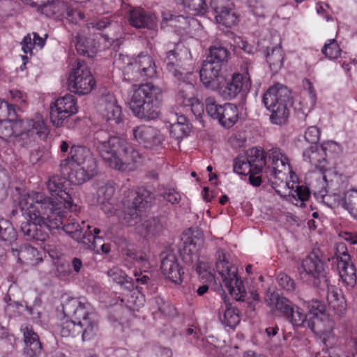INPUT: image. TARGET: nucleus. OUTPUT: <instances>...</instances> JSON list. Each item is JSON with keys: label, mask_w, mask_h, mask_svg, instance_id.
Returning <instances> with one entry per match:
<instances>
[{"label": "nucleus", "mask_w": 357, "mask_h": 357, "mask_svg": "<svg viewBox=\"0 0 357 357\" xmlns=\"http://www.w3.org/2000/svg\"><path fill=\"white\" fill-rule=\"evenodd\" d=\"M301 273H305L314 279V284L317 286L321 284V282L326 281V274L321 261L314 255H310L303 259L302 262Z\"/></svg>", "instance_id": "obj_26"}, {"label": "nucleus", "mask_w": 357, "mask_h": 357, "mask_svg": "<svg viewBox=\"0 0 357 357\" xmlns=\"http://www.w3.org/2000/svg\"><path fill=\"white\" fill-rule=\"evenodd\" d=\"M215 268L223 285L231 296L236 301H243L246 290L238 275V268L228 261L222 250L218 251Z\"/></svg>", "instance_id": "obj_12"}, {"label": "nucleus", "mask_w": 357, "mask_h": 357, "mask_svg": "<svg viewBox=\"0 0 357 357\" xmlns=\"http://www.w3.org/2000/svg\"><path fill=\"white\" fill-rule=\"evenodd\" d=\"M38 251L30 245H24L18 252V260L22 263L33 264L38 261Z\"/></svg>", "instance_id": "obj_44"}, {"label": "nucleus", "mask_w": 357, "mask_h": 357, "mask_svg": "<svg viewBox=\"0 0 357 357\" xmlns=\"http://www.w3.org/2000/svg\"><path fill=\"white\" fill-rule=\"evenodd\" d=\"M15 115L13 105L0 98V120L14 119Z\"/></svg>", "instance_id": "obj_50"}, {"label": "nucleus", "mask_w": 357, "mask_h": 357, "mask_svg": "<svg viewBox=\"0 0 357 357\" xmlns=\"http://www.w3.org/2000/svg\"><path fill=\"white\" fill-rule=\"evenodd\" d=\"M320 132L316 126H310L305 132L304 138L310 145H317L319 139Z\"/></svg>", "instance_id": "obj_53"}, {"label": "nucleus", "mask_w": 357, "mask_h": 357, "mask_svg": "<svg viewBox=\"0 0 357 357\" xmlns=\"http://www.w3.org/2000/svg\"><path fill=\"white\" fill-rule=\"evenodd\" d=\"M189 59H191L189 50L179 43L173 50L167 52L165 62L169 72L181 81L176 102L186 111L192 112L196 116H200L204 112V105L196 96L197 91L192 75L190 73L181 71L179 67V63L182 60Z\"/></svg>", "instance_id": "obj_3"}, {"label": "nucleus", "mask_w": 357, "mask_h": 357, "mask_svg": "<svg viewBox=\"0 0 357 357\" xmlns=\"http://www.w3.org/2000/svg\"><path fill=\"white\" fill-rule=\"evenodd\" d=\"M19 205L27 221L22 225V230L29 238L44 241L48 238L46 229H64V219L56 212L50 199L43 193L23 195Z\"/></svg>", "instance_id": "obj_1"}, {"label": "nucleus", "mask_w": 357, "mask_h": 357, "mask_svg": "<svg viewBox=\"0 0 357 357\" xmlns=\"http://www.w3.org/2000/svg\"><path fill=\"white\" fill-rule=\"evenodd\" d=\"M331 357H357V342H354L351 351L349 354L340 351L338 352H333Z\"/></svg>", "instance_id": "obj_62"}, {"label": "nucleus", "mask_w": 357, "mask_h": 357, "mask_svg": "<svg viewBox=\"0 0 357 357\" xmlns=\"http://www.w3.org/2000/svg\"><path fill=\"white\" fill-rule=\"evenodd\" d=\"M309 314L310 316L308 320L317 319L326 314L325 305L319 301H312L307 303Z\"/></svg>", "instance_id": "obj_48"}, {"label": "nucleus", "mask_w": 357, "mask_h": 357, "mask_svg": "<svg viewBox=\"0 0 357 357\" xmlns=\"http://www.w3.org/2000/svg\"><path fill=\"white\" fill-rule=\"evenodd\" d=\"M321 52L326 58L335 60L340 56L342 50L335 39H329L325 43Z\"/></svg>", "instance_id": "obj_45"}, {"label": "nucleus", "mask_w": 357, "mask_h": 357, "mask_svg": "<svg viewBox=\"0 0 357 357\" xmlns=\"http://www.w3.org/2000/svg\"><path fill=\"white\" fill-rule=\"evenodd\" d=\"M128 22L136 28L153 29L156 26L157 18L151 12H146L140 8H135L129 11Z\"/></svg>", "instance_id": "obj_27"}, {"label": "nucleus", "mask_w": 357, "mask_h": 357, "mask_svg": "<svg viewBox=\"0 0 357 357\" xmlns=\"http://www.w3.org/2000/svg\"><path fill=\"white\" fill-rule=\"evenodd\" d=\"M228 52L221 46H214L210 49L209 55L205 61H210L221 64L227 60Z\"/></svg>", "instance_id": "obj_46"}, {"label": "nucleus", "mask_w": 357, "mask_h": 357, "mask_svg": "<svg viewBox=\"0 0 357 357\" xmlns=\"http://www.w3.org/2000/svg\"><path fill=\"white\" fill-rule=\"evenodd\" d=\"M160 268L162 274L170 281L175 284L181 283L184 272L175 254L167 253L163 256Z\"/></svg>", "instance_id": "obj_25"}, {"label": "nucleus", "mask_w": 357, "mask_h": 357, "mask_svg": "<svg viewBox=\"0 0 357 357\" xmlns=\"http://www.w3.org/2000/svg\"><path fill=\"white\" fill-rule=\"evenodd\" d=\"M95 146L102 159L113 169L131 172L139 162L140 155L126 140L109 136L103 131L96 133Z\"/></svg>", "instance_id": "obj_4"}, {"label": "nucleus", "mask_w": 357, "mask_h": 357, "mask_svg": "<svg viewBox=\"0 0 357 357\" xmlns=\"http://www.w3.org/2000/svg\"><path fill=\"white\" fill-rule=\"evenodd\" d=\"M264 165V151L255 148L249 150L246 155H241L235 160L234 171L241 175H248L252 172L259 173Z\"/></svg>", "instance_id": "obj_18"}, {"label": "nucleus", "mask_w": 357, "mask_h": 357, "mask_svg": "<svg viewBox=\"0 0 357 357\" xmlns=\"http://www.w3.org/2000/svg\"><path fill=\"white\" fill-rule=\"evenodd\" d=\"M50 257L54 260L53 264L56 267L57 272L61 275L66 273V257L61 254L57 249H51L49 251Z\"/></svg>", "instance_id": "obj_47"}, {"label": "nucleus", "mask_w": 357, "mask_h": 357, "mask_svg": "<svg viewBox=\"0 0 357 357\" xmlns=\"http://www.w3.org/2000/svg\"><path fill=\"white\" fill-rule=\"evenodd\" d=\"M6 223V221L1 220L0 221V238H1L4 241H11L16 238V234L14 229L11 227L5 228L3 230L2 229V224Z\"/></svg>", "instance_id": "obj_58"}, {"label": "nucleus", "mask_w": 357, "mask_h": 357, "mask_svg": "<svg viewBox=\"0 0 357 357\" xmlns=\"http://www.w3.org/2000/svg\"><path fill=\"white\" fill-rule=\"evenodd\" d=\"M166 23L167 25L180 29H185L190 25L195 24L197 21L193 18L188 19L183 15H173L169 12H163L162 14V26H164V24Z\"/></svg>", "instance_id": "obj_33"}, {"label": "nucleus", "mask_w": 357, "mask_h": 357, "mask_svg": "<svg viewBox=\"0 0 357 357\" xmlns=\"http://www.w3.org/2000/svg\"><path fill=\"white\" fill-rule=\"evenodd\" d=\"M222 297L223 303L218 310L219 319L225 326L234 328L240 321L237 310L231 306L225 294H223Z\"/></svg>", "instance_id": "obj_29"}, {"label": "nucleus", "mask_w": 357, "mask_h": 357, "mask_svg": "<svg viewBox=\"0 0 357 357\" xmlns=\"http://www.w3.org/2000/svg\"><path fill=\"white\" fill-rule=\"evenodd\" d=\"M162 90L151 83L141 84L133 89L129 107L133 114L141 119L154 120L160 114Z\"/></svg>", "instance_id": "obj_6"}, {"label": "nucleus", "mask_w": 357, "mask_h": 357, "mask_svg": "<svg viewBox=\"0 0 357 357\" xmlns=\"http://www.w3.org/2000/svg\"><path fill=\"white\" fill-rule=\"evenodd\" d=\"M75 47L77 52L88 57H93L98 50L94 40L78 35L76 37Z\"/></svg>", "instance_id": "obj_37"}, {"label": "nucleus", "mask_w": 357, "mask_h": 357, "mask_svg": "<svg viewBox=\"0 0 357 357\" xmlns=\"http://www.w3.org/2000/svg\"><path fill=\"white\" fill-rule=\"evenodd\" d=\"M45 45V40L41 38L37 33L33 32L26 35L21 42L22 50L25 55L31 57L33 50L38 47L39 50L43 48Z\"/></svg>", "instance_id": "obj_36"}, {"label": "nucleus", "mask_w": 357, "mask_h": 357, "mask_svg": "<svg viewBox=\"0 0 357 357\" xmlns=\"http://www.w3.org/2000/svg\"><path fill=\"white\" fill-rule=\"evenodd\" d=\"M189 130L188 125L183 124L182 123H174L169 126L171 135L177 139L185 137L189 132Z\"/></svg>", "instance_id": "obj_49"}, {"label": "nucleus", "mask_w": 357, "mask_h": 357, "mask_svg": "<svg viewBox=\"0 0 357 357\" xmlns=\"http://www.w3.org/2000/svg\"><path fill=\"white\" fill-rule=\"evenodd\" d=\"M4 301L7 303L5 311L9 316H12V312H14L15 310H18L21 306L18 303L12 301L10 298L6 297Z\"/></svg>", "instance_id": "obj_63"}, {"label": "nucleus", "mask_w": 357, "mask_h": 357, "mask_svg": "<svg viewBox=\"0 0 357 357\" xmlns=\"http://www.w3.org/2000/svg\"><path fill=\"white\" fill-rule=\"evenodd\" d=\"M198 249L197 248L196 243L191 242L189 245H185L184 248V252L189 255V260L184 257V260L186 262L190 261L191 263L197 262L199 261V255L197 253Z\"/></svg>", "instance_id": "obj_55"}, {"label": "nucleus", "mask_w": 357, "mask_h": 357, "mask_svg": "<svg viewBox=\"0 0 357 357\" xmlns=\"http://www.w3.org/2000/svg\"><path fill=\"white\" fill-rule=\"evenodd\" d=\"M21 331L23 333L24 347V354L28 357H37L42 352V345L39 337L29 326H22Z\"/></svg>", "instance_id": "obj_28"}, {"label": "nucleus", "mask_w": 357, "mask_h": 357, "mask_svg": "<svg viewBox=\"0 0 357 357\" xmlns=\"http://www.w3.org/2000/svg\"><path fill=\"white\" fill-rule=\"evenodd\" d=\"M107 275L114 282L120 284L128 291H130L134 287L131 278H128V275L117 266L109 269L107 272Z\"/></svg>", "instance_id": "obj_41"}, {"label": "nucleus", "mask_w": 357, "mask_h": 357, "mask_svg": "<svg viewBox=\"0 0 357 357\" xmlns=\"http://www.w3.org/2000/svg\"><path fill=\"white\" fill-rule=\"evenodd\" d=\"M321 147L322 150H324V153H326V155L328 153L333 154V153H338L341 151V146L334 142V141H326L324 142Z\"/></svg>", "instance_id": "obj_56"}, {"label": "nucleus", "mask_w": 357, "mask_h": 357, "mask_svg": "<svg viewBox=\"0 0 357 357\" xmlns=\"http://www.w3.org/2000/svg\"><path fill=\"white\" fill-rule=\"evenodd\" d=\"M314 195L318 202H322L331 208L342 206V202H343V195L327 193L325 189L314 190Z\"/></svg>", "instance_id": "obj_38"}, {"label": "nucleus", "mask_w": 357, "mask_h": 357, "mask_svg": "<svg viewBox=\"0 0 357 357\" xmlns=\"http://www.w3.org/2000/svg\"><path fill=\"white\" fill-rule=\"evenodd\" d=\"M211 7L215 11L218 24L226 27L236 24L238 15L231 0H211Z\"/></svg>", "instance_id": "obj_21"}, {"label": "nucleus", "mask_w": 357, "mask_h": 357, "mask_svg": "<svg viewBox=\"0 0 357 357\" xmlns=\"http://www.w3.org/2000/svg\"><path fill=\"white\" fill-rule=\"evenodd\" d=\"M252 82L248 72L236 73L230 80L224 82L219 86L217 92L224 99L231 100L239 93H246L251 88Z\"/></svg>", "instance_id": "obj_19"}, {"label": "nucleus", "mask_w": 357, "mask_h": 357, "mask_svg": "<svg viewBox=\"0 0 357 357\" xmlns=\"http://www.w3.org/2000/svg\"><path fill=\"white\" fill-rule=\"evenodd\" d=\"M318 286L327 291V301L332 307L336 309L343 306L344 302L340 290L335 286L332 285L328 278L326 282H321V284Z\"/></svg>", "instance_id": "obj_34"}, {"label": "nucleus", "mask_w": 357, "mask_h": 357, "mask_svg": "<svg viewBox=\"0 0 357 357\" xmlns=\"http://www.w3.org/2000/svg\"><path fill=\"white\" fill-rule=\"evenodd\" d=\"M163 197L172 204H178L181 200V195L174 189H168L165 191Z\"/></svg>", "instance_id": "obj_59"}, {"label": "nucleus", "mask_w": 357, "mask_h": 357, "mask_svg": "<svg viewBox=\"0 0 357 357\" xmlns=\"http://www.w3.org/2000/svg\"><path fill=\"white\" fill-rule=\"evenodd\" d=\"M290 92L287 87L277 84L270 87L264 94L263 102L271 112L270 119L274 124L284 123L289 116Z\"/></svg>", "instance_id": "obj_10"}, {"label": "nucleus", "mask_w": 357, "mask_h": 357, "mask_svg": "<svg viewBox=\"0 0 357 357\" xmlns=\"http://www.w3.org/2000/svg\"><path fill=\"white\" fill-rule=\"evenodd\" d=\"M278 282L279 286L287 291H293L295 289L294 280L284 273L278 274Z\"/></svg>", "instance_id": "obj_52"}, {"label": "nucleus", "mask_w": 357, "mask_h": 357, "mask_svg": "<svg viewBox=\"0 0 357 357\" xmlns=\"http://www.w3.org/2000/svg\"><path fill=\"white\" fill-rule=\"evenodd\" d=\"M271 52L268 50L266 61L269 64L271 70L278 72L283 65V52L280 44H278L271 48Z\"/></svg>", "instance_id": "obj_40"}, {"label": "nucleus", "mask_w": 357, "mask_h": 357, "mask_svg": "<svg viewBox=\"0 0 357 357\" xmlns=\"http://www.w3.org/2000/svg\"><path fill=\"white\" fill-rule=\"evenodd\" d=\"M69 221L68 220V235L73 238L98 254L109 252L110 245L105 243L102 238L98 236L100 232L99 229L94 228L92 233L90 226L86 225L84 221H82V226L75 222V219L72 220V222Z\"/></svg>", "instance_id": "obj_13"}, {"label": "nucleus", "mask_w": 357, "mask_h": 357, "mask_svg": "<svg viewBox=\"0 0 357 357\" xmlns=\"http://www.w3.org/2000/svg\"><path fill=\"white\" fill-rule=\"evenodd\" d=\"M199 77L203 85L213 91H216L219 86L225 81L221 64L210 61L203 62Z\"/></svg>", "instance_id": "obj_20"}, {"label": "nucleus", "mask_w": 357, "mask_h": 357, "mask_svg": "<svg viewBox=\"0 0 357 357\" xmlns=\"http://www.w3.org/2000/svg\"><path fill=\"white\" fill-rule=\"evenodd\" d=\"M66 178L60 176L51 177L47 182V188L52 196L58 197L61 202H67V188L66 187Z\"/></svg>", "instance_id": "obj_35"}, {"label": "nucleus", "mask_w": 357, "mask_h": 357, "mask_svg": "<svg viewBox=\"0 0 357 357\" xmlns=\"http://www.w3.org/2000/svg\"><path fill=\"white\" fill-rule=\"evenodd\" d=\"M10 100L20 107L24 105L26 102V94L18 89H11L9 91Z\"/></svg>", "instance_id": "obj_54"}, {"label": "nucleus", "mask_w": 357, "mask_h": 357, "mask_svg": "<svg viewBox=\"0 0 357 357\" xmlns=\"http://www.w3.org/2000/svg\"><path fill=\"white\" fill-rule=\"evenodd\" d=\"M33 136L34 134L40 138H45L47 135V128L43 120L42 116L36 114L33 119L17 120L9 119L0 120V138L6 139L13 135Z\"/></svg>", "instance_id": "obj_11"}, {"label": "nucleus", "mask_w": 357, "mask_h": 357, "mask_svg": "<svg viewBox=\"0 0 357 357\" xmlns=\"http://www.w3.org/2000/svg\"><path fill=\"white\" fill-rule=\"evenodd\" d=\"M70 305L75 307L72 320L68 321V333L73 337L82 333V341L92 339L98 331L97 321L93 308L86 302L77 299L70 301Z\"/></svg>", "instance_id": "obj_8"}, {"label": "nucleus", "mask_w": 357, "mask_h": 357, "mask_svg": "<svg viewBox=\"0 0 357 357\" xmlns=\"http://www.w3.org/2000/svg\"><path fill=\"white\" fill-rule=\"evenodd\" d=\"M250 11L256 17H264L265 8L259 1H250L249 3Z\"/></svg>", "instance_id": "obj_57"}, {"label": "nucleus", "mask_w": 357, "mask_h": 357, "mask_svg": "<svg viewBox=\"0 0 357 357\" xmlns=\"http://www.w3.org/2000/svg\"><path fill=\"white\" fill-rule=\"evenodd\" d=\"M332 264H337L339 275L347 286L354 287L357 282L356 267L351 261L347 248L344 243H337L335 248V256L328 258Z\"/></svg>", "instance_id": "obj_15"}, {"label": "nucleus", "mask_w": 357, "mask_h": 357, "mask_svg": "<svg viewBox=\"0 0 357 357\" xmlns=\"http://www.w3.org/2000/svg\"><path fill=\"white\" fill-rule=\"evenodd\" d=\"M205 104L208 114L213 119H218L223 127L229 128L236 123L238 112L235 105L232 103L218 105L213 98H206Z\"/></svg>", "instance_id": "obj_17"}, {"label": "nucleus", "mask_w": 357, "mask_h": 357, "mask_svg": "<svg viewBox=\"0 0 357 357\" xmlns=\"http://www.w3.org/2000/svg\"><path fill=\"white\" fill-rule=\"evenodd\" d=\"M114 193V188L111 183H101L97 190L98 202L102 205V209L108 216L116 214L114 206L109 202Z\"/></svg>", "instance_id": "obj_30"}, {"label": "nucleus", "mask_w": 357, "mask_h": 357, "mask_svg": "<svg viewBox=\"0 0 357 357\" xmlns=\"http://www.w3.org/2000/svg\"><path fill=\"white\" fill-rule=\"evenodd\" d=\"M66 8V4L60 0H50L42 8L40 13L47 17L58 18L63 15Z\"/></svg>", "instance_id": "obj_42"}, {"label": "nucleus", "mask_w": 357, "mask_h": 357, "mask_svg": "<svg viewBox=\"0 0 357 357\" xmlns=\"http://www.w3.org/2000/svg\"><path fill=\"white\" fill-rule=\"evenodd\" d=\"M98 173L97 162L89 149L73 146L68 153V182L82 184Z\"/></svg>", "instance_id": "obj_7"}, {"label": "nucleus", "mask_w": 357, "mask_h": 357, "mask_svg": "<svg viewBox=\"0 0 357 357\" xmlns=\"http://www.w3.org/2000/svg\"><path fill=\"white\" fill-rule=\"evenodd\" d=\"M342 207L357 220V188H349L343 193Z\"/></svg>", "instance_id": "obj_39"}, {"label": "nucleus", "mask_w": 357, "mask_h": 357, "mask_svg": "<svg viewBox=\"0 0 357 357\" xmlns=\"http://www.w3.org/2000/svg\"><path fill=\"white\" fill-rule=\"evenodd\" d=\"M96 82L90 69L84 63L78 62L68 75V91L78 95L89 94Z\"/></svg>", "instance_id": "obj_16"}, {"label": "nucleus", "mask_w": 357, "mask_h": 357, "mask_svg": "<svg viewBox=\"0 0 357 357\" xmlns=\"http://www.w3.org/2000/svg\"><path fill=\"white\" fill-rule=\"evenodd\" d=\"M66 104V98L64 96L58 98L53 105H51L50 120L54 126H59L63 123L67 114Z\"/></svg>", "instance_id": "obj_32"}, {"label": "nucleus", "mask_w": 357, "mask_h": 357, "mask_svg": "<svg viewBox=\"0 0 357 357\" xmlns=\"http://www.w3.org/2000/svg\"><path fill=\"white\" fill-rule=\"evenodd\" d=\"M196 271L200 278L205 281H212L213 279V275L211 271V268L208 264L204 261H200L196 267Z\"/></svg>", "instance_id": "obj_51"}, {"label": "nucleus", "mask_w": 357, "mask_h": 357, "mask_svg": "<svg viewBox=\"0 0 357 357\" xmlns=\"http://www.w3.org/2000/svg\"><path fill=\"white\" fill-rule=\"evenodd\" d=\"M115 63L122 69L123 79L128 82L152 78L156 75L155 63L147 54H139L133 59L120 54Z\"/></svg>", "instance_id": "obj_9"}, {"label": "nucleus", "mask_w": 357, "mask_h": 357, "mask_svg": "<svg viewBox=\"0 0 357 357\" xmlns=\"http://www.w3.org/2000/svg\"><path fill=\"white\" fill-rule=\"evenodd\" d=\"M99 110L102 118L111 126L119 125L123 121L121 107L112 95L101 99Z\"/></svg>", "instance_id": "obj_23"}, {"label": "nucleus", "mask_w": 357, "mask_h": 357, "mask_svg": "<svg viewBox=\"0 0 357 357\" xmlns=\"http://www.w3.org/2000/svg\"><path fill=\"white\" fill-rule=\"evenodd\" d=\"M264 162L265 174L275 192L296 206H305L310 197L309 189L298 183L284 152L278 148L268 150L264 155Z\"/></svg>", "instance_id": "obj_2"}, {"label": "nucleus", "mask_w": 357, "mask_h": 357, "mask_svg": "<svg viewBox=\"0 0 357 357\" xmlns=\"http://www.w3.org/2000/svg\"><path fill=\"white\" fill-rule=\"evenodd\" d=\"M265 302L272 311H280L286 314L294 326L303 327L307 325L308 320L303 310L285 297L278 293L267 291Z\"/></svg>", "instance_id": "obj_14"}, {"label": "nucleus", "mask_w": 357, "mask_h": 357, "mask_svg": "<svg viewBox=\"0 0 357 357\" xmlns=\"http://www.w3.org/2000/svg\"><path fill=\"white\" fill-rule=\"evenodd\" d=\"M132 135L136 142L146 149L158 146L164 140V136L160 130L146 125L133 128Z\"/></svg>", "instance_id": "obj_22"}, {"label": "nucleus", "mask_w": 357, "mask_h": 357, "mask_svg": "<svg viewBox=\"0 0 357 357\" xmlns=\"http://www.w3.org/2000/svg\"><path fill=\"white\" fill-rule=\"evenodd\" d=\"M307 327L321 339L324 344L333 339L334 322L327 314L317 319L308 320Z\"/></svg>", "instance_id": "obj_24"}, {"label": "nucleus", "mask_w": 357, "mask_h": 357, "mask_svg": "<svg viewBox=\"0 0 357 357\" xmlns=\"http://www.w3.org/2000/svg\"><path fill=\"white\" fill-rule=\"evenodd\" d=\"M130 259H134L138 264L142 265L144 268H147L146 264H148V257L146 255L139 252V253H131L130 251L126 254Z\"/></svg>", "instance_id": "obj_60"}, {"label": "nucleus", "mask_w": 357, "mask_h": 357, "mask_svg": "<svg viewBox=\"0 0 357 357\" xmlns=\"http://www.w3.org/2000/svg\"><path fill=\"white\" fill-rule=\"evenodd\" d=\"M234 45L242 49L245 52L250 54L253 51V47L249 45L247 41L243 40L241 37L234 38Z\"/></svg>", "instance_id": "obj_61"}, {"label": "nucleus", "mask_w": 357, "mask_h": 357, "mask_svg": "<svg viewBox=\"0 0 357 357\" xmlns=\"http://www.w3.org/2000/svg\"><path fill=\"white\" fill-rule=\"evenodd\" d=\"M303 158L305 162L310 163L321 172L326 169V153L321 147L317 145H310L303 153Z\"/></svg>", "instance_id": "obj_31"}, {"label": "nucleus", "mask_w": 357, "mask_h": 357, "mask_svg": "<svg viewBox=\"0 0 357 357\" xmlns=\"http://www.w3.org/2000/svg\"><path fill=\"white\" fill-rule=\"evenodd\" d=\"M176 3H181L188 11L192 12L195 15H203L208 10V6L204 0H175Z\"/></svg>", "instance_id": "obj_43"}, {"label": "nucleus", "mask_w": 357, "mask_h": 357, "mask_svg": "<svg viewBox=\"0 0 357 357\" xmlns=\"http://www.w3.org/2000/svg\"><path fill=\"white\" fill-rule=\"evenodd\" d=\"M152 199L151 195L145 190L139 192L131 191L127 199L123 202L128 207V211L122 220L123 224L133 227L135 231L145 238H153L159 235L163 230V225L155 218L144 220L141 209L146 207Z\"/></svg>", "instance_id": "obj_5"}, {"label": "nucleus", "mask_w": 357, "mask_h": 357, "mask_svg": "<svg viewBox=\"0 0 357 357\" xmlns=\"http://www.w3.org/2000/svg\"><path fill=\"white\" fill-rule=\"evenodd\" d=\"M304 86L308 93L311 103L314 104L316 100V93H315V91L314 89L312 84L309 80H306L304 82Z\"/></svg>", "instance_id": "obj_64"}]
</instances>
